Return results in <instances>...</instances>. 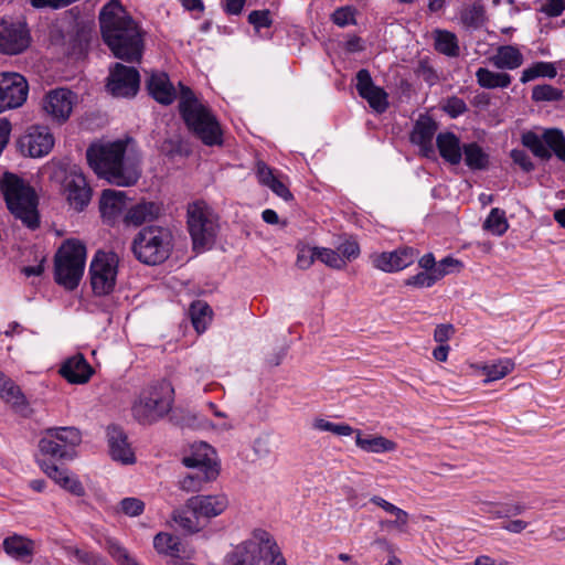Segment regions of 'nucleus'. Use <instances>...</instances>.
<instances>
[{
  "label": "nucleus",
  "mask_w": 565,
  "mask_h": 565,
  "mask_svg": "<svg viewBox=\"0 0 565 565\" xmlns=\"http://www.w3.org/2000/svg\"><path fill=\"white\" fill-rule=\"evenodd\" d=\"M418 255L417 249L404 246L392 252L374 253L370 258L374 268L384 273H395L414 264Z\"/></svg>",
  "instance_id": "obj_17"
},
{
  "label": "nucleus",
  "mask_w": 565,
  "mask_h": 565,
  "mask_svg": "<svg viewBox=\"0 0 565 565\" xmlns=\"http://www.w3.org/2000/svg\"><path fill=\"white\" fill-rule=\"evenodd\" d=\"M86 247L77 239H67L55 255V280L67 289L77 287L85 268Z\"/></svg>",
  "instance_id": "obj_7"
},
{
  "label": "nucleus",
  "mask_w": 565,
  "mask_h": 565,
  "mask_svg": "<svg viewBox=\"0 0 565 565\" xmlns=\"http://www.w3.org/2000/svg\"><path fill=\"white\" fill-rule=\"evenodd\" d=\"M77 103V95L67 88L50 90L43 99V109L52 120L65 122Z\"/></svg>",
  "instance_id": "obj_15"
},
{
  "label": "nucleus",
  "mask_w": 565,
  "mask_h": 565,
  "mask_svg": "<svg viewBox=\"0 0 565 565\" xmlns=\"http://www.w3.org/2000/svg\"><path fill=\"white\" fill-rule=\"evenodd\" d=\"M119 257L113 252H97L89 267L90 284L98 296L110 294L116 285Z\"/></svg>",
  "instance_id": "obj_11"
},
{
  "label": "nucleus",
  "mask_w": 565,
  "mask_h": 565,
  "mask_svg": "<svg viewBox=\"0 0 565 565\" xmlns=\"http://www.w3.org/2000/svg\"><path fill=\"white\" fill-rule=\"evenodd\" d=\"M460 265V262L451 258V257H445L439 263L436 262V267L434 268L433 273L438 275V280L444 278L446 275L451 273L452 267H457Z\"/></svg>",
  "instance_id": "obj_63"
},
{
  "label": "nucleus",
  "mask_w": 565,
  "mask_h": 565,
  "mask_svg": "<svg viewBox=\"0 0 565 565\" xmlns=\"http://www.w3.org/2000/svg\"><path fill=\"white\" fill-rule=\"evenodd\" d=\"M510 157L525 172H531L535 168L531 157L522 149H513Z\"/></svg>",
  "instance_id": "obj_57"
},
{
  "label": "nucleus",
  "mask_w": 565,
  "mask_h": 565,
  "mask_svg": "<svg viewBox=\"0 0 565 565\" xmlns=\"http://www.w3.org/2000/svg\"><path fill=\"white\" fill-rule=\"evenodd\" d=\"M264 542H268V532L262 529L254 530L249 539L236 545L226 555L225 565H258Z\"/></svg>",
  "instance_id": "obj_14"
},
{
  "label": "nucleus",
  "mask_w": 565,
  "mask_h": 565,
  "mask_svg": "<svg viewBox=\"0 0 565 565\" xmlns=\"http://www.w3.org/2000/svg\"><path fill=\"white\" fill-rule=\"evenodd\" d=\"M201 519L199 512L189 507V500L182 509L175 510L173 513L174 523L188 533L199 532L203 527Z\"/></svg>",
  "instance_id": "obj_36"
},
{
  "label": "nucleus",
  "mask_w": 565,
  "mask_h": 565,
  "mask_svg": "<svg viewBox=\"0 0 565 565\" xmlns=\"http://www.w3.org/2000/svg\"><path fill=\"white\" fill-rule=\"evenodd\" d=\"M444 109L452 118L462 115L467 110V105L463 99L459 97H450L447 99Z\"/></svg>",
  "instance_id": "obj_60"
},
{
  "label": "nucleus",
  "mask_w": 565,
  "mask_h": 565,
  "mask_svg": "<svg viewBox=\"0 0 565 565\" xmlns=\"http://www.w3.org/2000/svg\"><path fill=\"white\" fill-rule=\"evenodd\" d=\"M318 260L334 269L344 268V262L340 257L338 249L318 247Z\"/></svg>",
  "instance_id": "obj_53"
},
{
  "label": "nucleus",
  "mask_w": 565,
  "mask_h": 565,
  "mask_svg": "<svg viewBox=\"0 0 565 565\" xmlns=\"http://www.w3.org/2000/svg\"><path fill=\"white\" fill-rule=\"evenodd\" d=\"M188 226L195 249H204L214 242L217 232L216 216L205 202L189 204Z\"/></svg>",
  "instance_id": "obj_8"
},
{
  "label": "nucleus",
  "mask_w": 565,
  "mask_h": 565,
  "mask_svg": "<svg viewBox=\"0 0 565 565\" xmlns=\"http://www.w3.org/2000/svg\"><path fill=\"white\" fill-rule=\"evenodd\" d=\"M256 175L258 182L265 186H269V184L273 183L277 178L274 173V170L262 161L257 162Z\"/></svg>",
  "instance_id": "obj_61"
},
{
  "label": "nucleus",
  "mask_w": 565,
  "mask_h": 565,
  "mask_svg": "<svg viewBox=\"0 0 565 565\" xmlns=\"http://www.w3.org/2000/svg\"><path fill=\"white\" fill-rule=\"evenodd\" d=\"M182 463L189 469L205 470L207 467L218 468L214 449L203 441L191 446L190 454L182 458Z\"/></svg>",
  "instance_id": "obj_23"
},
{
  "label": "nucleus",
  "mask_w": 565,
  "mask_h": 565,
  "mask_svg": "<svg viewBox=\"0 0 565 565\" xmlns=\"http://www.w3.org/2000/svg\"><path fill=\"white\" fill-rule=\"evenodd\" d=\"M502 509L503 510L493 512L494 518L500 519L522 514L526 510V507L522 502H515L512 504L505 503L502 505Z\"/></svg>",
  "instance_id": "obj_62"
},
{
  "label": "nucleus",
  "mask_w": 565,
  "mask_h": 565,
  "mask_svg": "<svg viewBox=\"0 0 565 565\" xmlns=\"http://www.w3.org/2000/svg\"><path fill=\"white\" fill-rule=\"evenodd\" d=\"M228 505L224 494L195 495L189 499V507L199 512L202 519H212L222 514Z\"/></svg>",
  "instance_id": "obj_22"
},
{
  "label": "nucleus",
  "mask_w": 565,
  "mask_h": 565,
  "mask_svg": "<svg viewBox=\"0 0 565 565\" xmlns=\"http://www.w3.org/2000/svg\"><path fill=\"white\" fill-rule=\"evenodd\" d=\"M561 98L562 90L548 84L536 85L532 89V99L534 102H555Z\"/></svg>",
  "instance_id": "obj_50"
},
{
  "label": "nucleus",
  "mask_w": 565,
  "mask_h": 565,
  "mask_svg": "<svg viewBox=\"0 0 565 565\" xmlns=\"http://www.w3.org/2000/svg\"><path fill=\"white\" fill-rule=\"evenodd\" d=\"M126 207V192L107 189L102 192L99 210L103 218L111 223Z\"/></svg>",
  "instance_id": "obj_25"
},
{
  "label": "nucleus",
  "mask_w": 565,
  "mask_h": 565,
  "mask_svg": "<svg viewBox=\"0 0 565 565\" xmlns=\"http://www.w3.org/2000/svg\"><path fill=\"white\" fill-rule=\"evenodd\" d=\"M312 427L320 431H330L337 436H351L354 429L348 424H337L324 418H316Z\"/></svg>",
  "instance_id": "obj_48"
},
{
  "label": "nucleus",
  "mask_w": 565,
  "mask_h": 565,
  "mask_svg": "<svg viewBox=\"0 0 565 565\" xmlns=\"http://www.w3.org/2000/svg\"><path fill=\"white\" fill-rule=\"evenodd\" d=\"M331 20L334 24H337L340 28L354 25L356 23L355 9L351 6L338 8L332 13Z\"/></svg>",
  "instance_id": "obj_52"
},
{
  "label": "nucleus",
  "mask_w": 565,
  "mask_h": 565,
  "mask_svg": "<svg viewBox=\"0 0 565 565\" xmlns=\"http://www.w3.org/2000/svg\"><path fill=\"white\" fill-rule=\"evenodd\" d=\"M54 146V137L47 127L34 126L20 139L21 151L30 157L46 156Z\"/></svg>",
  "instance_id": "obj_19"
},
{
  "label": "nucleus",
  "mask_w": 565,
  "mask_h": 565,
  "mask_svg": "<svg viewBox=\"0 0 565 565\" xmlns=\"http://www.w3.org/2000/svg\"><path fill=\"white\" fill-rule=\"evenodd\" d=\"M523 61L522 53L513 45L499 46L497 53L490 57V62L499 70H515Z\"/></svg>",
  "instance_id": "obj_34"
},
{
  "label": "nucleus",
  "mask_w": 565,
  "mask_h": 565,
  "mask_svg": "<svg viewBox=\"0 0 565 565\" xmlns=\"http://www.w3.org/2000/svg\"><path fill=\"white\" fill-rule=\"evenodd\" d=\"M394 515V520L381 521L382 529H394L399 533H406L408 529L409 514L403 509L395 507L394 511L390 513Z\"/></svg>",
  "instance_id": "obj_47"
},
{
  "label": "nucleus",
  "mask_w": 565,
  "mask_h": 565,
  "mask_svg": "<svg viewBox=\"0 0 565 565\" xmlns=\"http://www.w3.org/2000/svg\"><path fill=\"white\" fill-rule=\"evenodd\" d=\"M172 246V234L168 228L150 225L137 233L131 250L139 262L153 266L168 259Z\"/></svg>",
  "instance_id": "obj_6"
},
{
  "label": "nucleus",
  "mask_w": 565,
  "mask_h": 565,
  "mask_svg": "<svg viewBox=\"0 0 565 565\" xmlns=\"http://www.w3.org/2000/svg\"><path fill=\"white\" fill-rule=\"evenodd\" d=\"M140 76L135 67L116 63L110 70L107 88L116 97H132L139 89Z\"/></svg>",
  "instance_id": "obj_16"
},
{
  "label": "nucleus",
  "mask_w": 565,
  "mask_h": 565,
  "mask_svg": "<svg viewBox=\"0 0 565 565\" xmlns=\"http://www.w3.org/2000/svg\"><path fill=\"white\" fill-rule=\"evenodd\" d=\"M436 131L437 124L429 117H424L417 120L411 135V141L419 147L420 152L426 158L435 156L433 139Z\"/></svg>",
  "instance_id": "obj_21"
},
{
  "label": "nucleus",
  "mask_w": 565,
  "mask_h": 565,
  "mask_svg": "<svg viewBox=\"0 0 565 565\" xmlns=\"http://www.w3.org/2000/svg\"><path fill=\"white\" fill-rule=\"evenodd\" d=\"M356 446L366 452L382 454L393 451L396 448L394 441L383 436L363 437L360 430H354Z\"/></svg>",
  "instance_id": "obj_35"
},
{
  "label": "nucleus",
  "mask_w": 565,
  "mask_h": 565,
  "mask_svg": "<svg viewBox=\"0 0 565 565\" xmlns=\"http://www.w3.org/2000/svg\"><path fill=\"white\" fill-rule=\"evenodd\" d=\"M190 317L194 329L202 333L206 330L212 319V309L201 300L193 302L190 307Z\"/></svg>",
  "instance_id": "obj_42"
},
{
  "label": "nucleus",
  "mask_w": 565,
  "mask_h": 565,
  "mask_svg": "<svg viewBox=\"0 0 565 565\" xmlns=\"http://www.w3.org/2000/svg\"><path fill=\"white\" fill-rule=\"evenodd\" d=\"M557 75L556 67L550 62H537L531 67L523 70L521 82L527 83L540 76L554 78Z\"/></svg>",
  "instance_id": "obj_45"
},
{
  "label": "nucleus",
  "mask_w": 565,
  "mask_h": 565,
  "mask_svg": "<svg viewBox=\"0 0 565 565\" xmlns=\"http://www.w3.org/2000/svg\"><path fill=\"white\" fill-rule=\"evenodd\" d=\"M99 22L103 39L117 58L127 62L141 58L143 50L141 32L118 0H110L102 9Z\"/></svg>",
  "instance_id": "obj_1"
},
{
  "label": "nucleus",
  "mask_w": 565,
  "mask_h": 565,
  "mask_svg": "<svg viewBox=\"0 0 565 565\" xmlns=\"http://www.w3.org/2000/svg\"><path fill=\"white\" fill-rule=\"evenodd\" d=\"M62 189L68 204L76 211H83L90 202L92 189L86 177L76 166L66 171Z\"/></svg>",
  "instance_id": "obj_13"
},
{
  "label": "nucleus",
  "mask_w": 565,
  "mask_h": 565,
  "mask_svg": "<svg viewBox=\"0 0 565 565\" xmlns=\"http://www.w3.org/2000/svg\"><path fill=\"white\" fill-rule=\"evenodd\" d=\"M161 213V205L153 201H141L128 209L124 216L126 225L140 226L156 220Z\"/></svg>",
  "instance_id": "obj_29"
},
{
  "label": "nucleus",
  "mask_w": 565,
  "mask_h": 565,
  "mask_svg": "<svg viewBox=\"0 0 565 565\" xmlns=\"http://www.w3.org/2000/svg\"><path fill=\"white\" fill-rule=\"evenodd\" d=\"M440 157L449 164L457 166L462 160L463 146L454 132H440L436 137Z\"/></svg>",
  "instance_id": "obj_28"
},
{
  "label": "nucleus",
  "mask_w": 565,
  "mask_h": 565,
  "mask_svg": "<svg viewBox=\"0 0 565 565\" xmlns=\"http://www.w3.org/2000/svg\"><path fill=\"white\" fill-rule=\"evenodd\" d=\"M31 44V34L23 21L13 19L0 20V52L17 55L24 52Z\"/></svg>",
  "instance_id": "obj_12"
},
{
  "label": "nucleus",
  "mask_w": 565,
  "mask_h": 565,
  "mask_svg": "<svg viewBox=\"0 0 565 565\" xmlns=\"http://www.w3.org/2000/svg\"><path fill=\"white\" fill-rule=\"evenodd\" d=\"M174 388L169 381H159L143 390L132 405V416L143 425L153 424L172 409Z\"/></svg>",
  "instance_id": "obj_4"
},
{
  "label": "nucleus",
  "mask_w": 565,
  "mask_h": 565,
  "mask_svg": "<svg viewBox=\"0 0 565 565\" xmlns=\"http://www.w3.org/2000/svg\"><path fill=\"white\" fill-rule=\"evenodd\" d=\"M121 511L128 516H138L145 510V503L138 498H125L120 501Z\"/></svg>",
  "instance_id": "obj_56"
},
{
  "label": "nucleus",
  "mask_w": 565,
  "mask_h": 565,
  "mask_svg": "<svg viewBox=\"0 0 565 565\" xmlns=\"http://www.w3.org/2000/svg\"><path fill=\"white\" fill-rule=\"evenodd\" d=\"M42 470L45 475L54 480L62 488L67 490L74 495L81 497L84 494V487L81 481L74 475H71L67 470L61 469L55 465L41 463Z\"/></svg>",
  "instance_id": "obj_32"
},
{
  "label": "nucleus",
  "mask_w": 565,
  "mask_h": 565,
  "mask_svg": "<svg viewBox=\"0 0 565 565\" xmlns=\"http://www.w3.org/2000/svg\"><path fill=\"white\" fill-rule=\"evenodd\" d=\"M3 550L17 561H25L34 553V542L22 535H11L3 540Z\"/></svg>",
  "instance_id": "obj_33"
},
{
  "label": "nucleus",
  "mask_w": 565,
  "mask_h": 565,
  "mask_svg": "<svg viewBox=\"0 0 565 565\" xmlns=\"http://www.w3.org/2000/svg\"><path fill=\"white\" fill-rule=\"evenodd\" d=\"M337 249L340 253V257L344 262V267L348 263L356 259L360 255V246L354 239H345L338 246Z\"/></svg>",
  "instance_id": "obj_54"
},
{
  "label": "nucleus",
  "mask_w": 565,
  "mask_h": 565,
  "mask_svg": "<svg viewBox=\"0 0 565 565\" xmlns=\"http://www.w3.org/2000/svg\"><path fill=\"white\" fill-rule=\"evenodd\" d=\"M318 259V247L301 246L298 248L297 266L300 269L309 268Z\"/></svg>",
  "instance_id": "obj_55"
},
{
  "label": "nucleus",
  "mask_w": 565,
  "mask_h": 565,
  "mask_svg": "<svg viewBox=\"0 0 565 565\" xmlns=\"http://www.w3.org/2000/svg\"><path fill=\"white\" fill-rule=\"evenodd\" d=\"M220 473L218 468H209L205 470L191 469L189 473L179 479L178 486L185 492H199L204 487L214 481Z\"/></svg>",
  "instance_id": "obj_30"
},
{
  "label": "nucleus",
  "mask_w": 565,
  "mask_h": 565,
  "mask_svg": "<svg viewBox=\"0 0 565 565\" xmlns=\"http://www.w3.org/2000/svg\"><path fill=\"white\" fill-rule=\"evenodd\" d=\"M268 565H287L284 556L280 553L279 547L276 542L273 540L271 535L268 533V542H264L263 544V554Z\"/></svg>",
  "instance_id": "obj_51"
},
{
  "label": "nucleus",
  "mask_w": 565,
  "mask_h": 565,
  "mask_svg": "<svg viewBox=\"0 0 565 565\" xmlns=\"http://www.w3.org/2000/svg\"><path fill=\"white\" fill-rule=\"evenodd\" d=\"M356 89L359 95L377 113H384L387 109V94L383 88L374 85L369 71L360 70L358 72Z\"/></svg>",
  "instance_id": "obj_20"
},
{
  "label": "nucleus",
  "mask_w": 565,
  "mask_h": 565,
  "mask_svg": "<svg viewBox=\"0 0 565 565\" xmlns=\"http://www.w3.org/2000/svg\"><path fill=\"white\" fill-rule=\"evenodd\" d=\"M65 554L71 559L76 561L81 565H109L107 559L100 554L82 550L76 546H67L65 547Z\"/></svg>",
  "instance_id": "obj_44"
},
{
  "label": "nucleus",
  "mask_w": 565,
  "mask_h": 565,
  "mask_svg": "<svg viewBox=\"0 0 565 565\" xmlns=\"http://www.w3.org/2000/svg\"><path fill=\"white\" fill-rule=\"evenodd\" d=\"M459 20L468 30L481 28L486 22L484 7L479 2L462 6L459 10Z\"/></svg>",
  "instance_id": "obj_37"
},
{
  "label": "nucleus",
  "mask_w": 565,
  "mask_h": 565,
  "mask_svg": "<svg viewBox=\"0 0 565 565\" xmlns=\"http://www.w3.org/2000/svg\"><path fill=\"white\" fill-rule=\"evenodd\" d=\"M476 78L479 86L487 89L507 88L512 81L511 75L503 72H493L486 67H480L476 72Z\"/></svg>",
  "instance_id": "obj_38"
},
{
  "label": "nucleus",
  "mask_w": 565,
  "mask_h": 565,
  "mask_svg": "<svg viewBox=\"0 0 565 565\" xmlns=\"http://www.w3.org/2000/svg\"><path fill=\"white\" fill-rule=\"evenodd\" d=\"M248 22L256 29L268 28L271 24L268 10L252 11L248 15Z\"/></svg>",
  "instance_id": "obj_58"
},
{
  "label": "nucleus",
  "mask_w": 565,
  "mask_h": 565,
  "mask_svg": "<svg viewBox=\"0 0 565 565\" xmlns=\"http://www.w3.org/2000/svg\"><path fill=\"white\" fill-rule=\"evenodd\" d=\"M482 227L494 236H502L509 228L505 212L499 207H493L484 220Z\"/></svg>",
  "instance_id": "obj_43"
},
{
  "label": "nucleus",
  "mask_w": 565,
  "mask_h": 565,
  "mask_svg": "<svg viewBox=\"0 0 565 565\" xmlns=\"http://www.w3.org/2000/svg\"><path fill=\"white\" fill-rule=\"evenodd\" d=\"M29 85L26 79L19 73H0V97L3 99L6 109L22 106L28 97Z\"/></svg>",
  "instance_id": "obj_18"
},
{
  "label": "nucleus",
  "mask_w": 565,
  "mask_h": 565,
  "mask_svg": "<svg viewBox=\"0 0 565 565\" xmlns=\"http://www.w3.org/2000/svg\"><path fill=\"white\" fill-rule=\"evenodd\" d=\"M514 369V363L510 359L498 360L497 362L483 366L486 382H493L507 376Z\"/></svg>",
  "instance_id": "obj_46"
},
{
  "label": "nucleus",
  "mask_w": 565,
  "mask_h": 565,
  "mask_svg": "<svg viewBox=\"0 0 565 565\" xmlns=\"http://www.w3.org/2000/svg\"><path fill=\"white\" fill-rule=\"evenodd\" d=\"M565 10V0H544L541 11L547 17H559Z\"/></svg>",
  "instance_id": "obj_59"
},
{
  "label": "nucleus",
  "mask_w": 565,
  "mask_h": 565,
  "mask_svg": "<svg viewBox=\"0 0 565 565\" xmlns=\"http://www.w3.org/2000/svg\"><path fill=\"white\" fill-rule=\"evenodd\" d=\"M435 49L447 56L456 57L460 53L458 39L455 33L447 30H435L433 32Z\"/></svg>",
  "instance_id": "obj_40"
},
{
  "label": "nucleus",
  "mask_w": 565,
  "mask_h": 565,
  "mask_svg": "<svg viewBox=\"0 0 565 565\" xmlns=\"http://www.w3.org/2000/svg\"><path fill=\"white\" fill-rule=\"evenodd\" d=\"M0 398L17 413H23L29 406V402L20 386L2 371H0Z\"/></svg>",
  "instance_id": "obj_26"
},
{
  "label": "nucleus",
  "mask_w": 565,
  "mask_h": 565,
  "mask_svg": "<svg viewBox=\"0 0 565 565\" xmlns=\"http://www.w3.org/2000/svg\"><path fill=\"white\" fill-rule=\"evenodd\" d=\"M2 190L11 213L20 218L28 227H38L39 215L35 191L22 179L12 173L4 174Z\"/></svg>",
  "instance_id": "obj_5"
},
{
  "label": "nucleus",
  "mask_w": 565,
  "mask_h": 565,
  "mask_svg": "<svg viewBox=\"0 0 565 565\" xmlns=\"http://www.w3.org/2000/svg\"><path fill=\"white\" fill-rule=\"evenodd\" d=\"M153 545L158 553L172 557L174 565L177 561H182L180 554L183 550L178 537L169 533H159L154 536Z\"/></svg>",
  "instance_id": "obj_39"
},
{
  "label": "nucleus",
  "mask_w": 565,
  "mask_h": 565,
  "mask_svg": "<svg viewBox=\"0 0 565 565\" xmlns=\"http://www.w3.org/2000/svg\"><path fill=\"white\" fill-rule=\"evenodd\" d=\"M179 94V110L188 128L206 146H221L223 130L216 116L202 104L193 92L182 85Z\"/></svg>",
  "instance_id": "obj_3"
},
{
  "label": "nucleus",
  "mask_w": 565,
  "mask_h": 565,
  "mask_svg": "<svg viewBox=\"0 0 565 565\" xmlns=\"http://www.w3.org/2000/svg\"><path fill=\"white\" fill-rule=\"evenodd\" d=\"M522 145L541 160H550L554 153L565 162V135L558 128L543 129L542 134L529 130L521 136Z\"/></svg>",
  "instance_id": "obj_9"
},
{
  "label": "nucleus",
  "mask_w": 565,
  "mask_h": 565,
  "mask_svg": "<svg viewBox=\"0 0 565 565\" xmlns=\"http://www.w3.org/2000/svg\"><path fill=\"white\" fill-rule=\"evenodd\" d=\"M465 163L471 170H484L489 164L488 153L477 143L463 145Z\"/></svg>",
  "instance_id": "obj_41"
},
{
  "label": "nucleus",
  "mask_w": 565,
  "mask_h": 565,
  "mask_svg": "<svg viewBox=\"0 0 565 565\" xmlns=\"http://www.w3.org/2000/svg\"><path fill=\"white\" fill-rule=\"evenodd\" d=\"M107 436L111 458L122 463H132L135 461L134 451L122 429L116 426L109 427Z\"/></svg>",
  "instance_id": "obj_27"
},
{
  "label": "nucleus",
  "mask_w": 565,
  "mask_h": 565,
  "mask_svg": "<svg viewBox=\"0 0 565 565\" xmlns=\"http://www.w3.org/2000/svg\"><path fill=\"white\" fill-rule=\"evenodd\" d=\"M455 329L452 324H439L436 327L434 331V340L440 344H446V342L454 334Z\"/></svg>",
  "instance_id": "obj_64"
},
{
  "label": "nucleus",
  "mask_w": 565,
  "mask_h": 565,
  "mask_svg": "<svg viewBox=\"0 0 565 565\" xmlns=\"http://www.w3.org/2000/svg\"><path fill=\"white\" fill-rule=\"evenodd\" d=\"M61 375L73 384H84L88 382L93 374V369L83 354L78 353L68 358L61 366Z\"/></svg>",
  "instance_id": "obj_24"
},
{
  "label": "nucleus",
  "mask_w": 565,
  "mask_h": 565,
  "mask_svg": "<svg viewBox=\"0 0 565 565\" xmlns=\"http://www.w3.org/2000/svg\"><path fill=\"white\" fill-rule=\"evenodd\" d=\"M126 143L117 140L92 145L86 157L94 172L109 183L118 186L134 185L139 177L138 166L125 158Z\"/></svg>",
  "instance_id": "obj_2"
},
{
  "label": "nucleus",
  "mask_w": 565,
  "mask_h": 565,
  "mask_svg": "<svg viewBox=\"0 0 565 565\" xmlns=\"http://www.w3.org/2000/svg\"><path fill=\"white\" fill-rule=\"evenodd\" d=\"M438 275L439 273L434 274L433 271L423 270L405 279L404 284L419 289L429 288L438 281Z\"/></svg>",
  "instance_id": "obj_49"
},
{
  "label": "nucleus",
  "mask_w": 565,
  "mask_h": 565,
  "mask_svg": "<svg viewBox=\"0 0 565 565\" xmlns=\"http://www.w3.org/2000/svg\"><path fill=\"white\" fill-rule=\"evenodd\" d=\"M81 440V433L75 427L49 428L39 441V449L52 458L71 459Z\"/></svg>",
  "instance_id": "obj_10"
},
{
  "label": "nucleus",
  "mask_w": 565,
  "mask_h": 565,
  "mask_svg": "<svg viewBox=\"0 0 565 565\" xmlns=\"http://www.w3.org/2000/svg\"><path fill=\"white\" fill-rule=\"evenodd\" d=\"M151 96L160 104L170 105L177 97V92L166 73H153L148 81Z\"/></svg>",
  "instance_id": "obj_31"
}]
</instances>
